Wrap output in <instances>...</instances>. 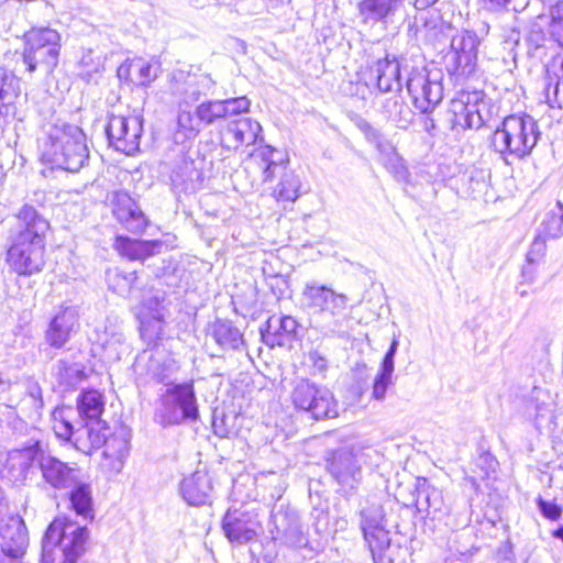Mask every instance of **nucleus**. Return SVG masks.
Instances as JSON below:
<instances>
[{
    "mask_svg": "<svg viewBox=\"0 0 563 563\" xmlns=\"http://www.w3.org/2000/svg\"><path fill=\"white\" fill-rule=\"evenodd\" d=\"M49 222L30 203L15 214L8 235L7 262L19 275L42 272L45 265V234Z\"/></svg>",
    "mask_w": 563,
    "mask_h": 563,
    "instance_id": "obj_1",
    "label": "nucleus"
},
{
    "mask_svg": "<svg viewBox=\"0 0 563 563\" xmlns=\"http://www.w3.org/2000/svg\"><path fill=\"white\" fill-rule=\"evenodd\" d=\"M84 131L64 121H58L46 131L42 144V159L69 173H78L89 161V150Z\"/></svg>",
    "mask_w": 563,
    "mask_h": 563,
    "instance_id": "obj_2",
    "label": "nucleus"
},
{
    "mask_svg": "<svg viewBox=\"0 0 563 563\" xmlns=\"http://www.w3.org/2000/svg\"><path fill=\"white\" fill-rule=\"evenodd\" d=\"M541 136L539 125L531 115H508L496 128L490 144L501 156L510 155L526 158L538 144Z\"/></svg>",
    "mask_w": 563,
    "mask_h": 563,
    "instance_id": "obj_3",
    "label": "nucleus"
},
{
    "mask_svg": "<svg viewBox=\"0 0 563 563\" xmlns=\"http://www.w3.org/2000/svg\"><path fill=\"white\" fill-rule=\"evenodd\" d=\"M361 529L375 563H402L406 549L393 543L385 528L383 506L371 503L360 510Z\"/></svg>",
    "mask_w": 563,
    "mask_h": 563,
    "instance_id": "obj_4",
    "label": "nucleus"
},
{
    "mask_svg": "<svg viewBox=\"0 0 563 563\" xmlns=\"http://www.w3.org/2000/svg\"><path fill=\"white\" fill-rule=\"evenodd\" d=\"M199 408L192 383L172 384L159 396L154 411V421L163 428L196 422Z\"/></svg>",
    "mask_w": 563,
    "mask_h": 563,
    "instance_id": "obj_5",
    "label": "nucleus"
},
{
    "mask_svg": "<svg viewBox=\"0 0 563 563\" xmlns=\"http://www.w3.org/2000/svg\"><path fill=\"white\" fill-rule=\"evenodd\" d=\"M22 60L30 74L41 69L49 75L58 65L62 36L48 26L32 27L24 33Z\"/></svg>",
    "mask_w": 563,
    "mask_h": 563,
    "instance_id": "obj_6",
    "label": "nucleus"
},
{
    "mask_svg": "<svg viewBox=\"0 0 563 563\" xmlns=\"http://www.w3.org/2000/svg\"><path fill=\"white\" fill-rule=\"evenodd\" d=\"M88 529L66 518L55 519L46 529L42 540L44 560L52 559L56 548L63 554L62 563H77L86 551Z\"/></svg>",
    "mask_w": 563,
    "mask_h": 563,
    "instance_id": "obj_7",
    "label": "nucleus"
},
{
    "mask_svg": "<svg viewBox=\"0 0 563 563\" xmlns=\"http://www.w3.org/2000/svg\"><path fill=\"white\" fill-rule=\"evenodd\" d=\"M22 455L41 471L44 483L55 490L64 492L84 472L77 463L64 462L44 451L40 442L25 448Z\"/></svg>",
    "mask_w": 563,
    "mask_h": 563,
    "instance_id": "obj_8",
    "label": "nucleus"
},
{
    "mask_svg": "<svg viewBox=\"0 0 563 563\" xmlns=\"http://www.w3.org/2000/svg\"><path fill=\"white\" fill-rule=\"evenodd\" d=\"M296 409L307 412L311 418L321 420L338 416V404L333 394L325 387L309 380H300L291 393Z\"/></svg>",
    "mask_w": 563,
    "mask_h": 563,
    "instance_id": "obj_9",
    "label": "nucleus"
},
{
    "mask_svg": "<svg viewBox=\"0 0 563 563\" xmlns=\"http://www.w3.org/2000/svg\"><path fill=\"white\" fill-rule=\"evenodd\" d=\"M443 75L439 69L415 70L407 80V90L421 113L434 111L443 99Z\"/></svg>",
    "mask_w": 563,
    "mask_h": 563,
    "instance_id": "obj_10",
    "label": "nucleus"
},
{
    "mask_svg": "<svg viewBox=\"0 0 563 563\" xmlns=\"http://www.w3.org/2000/svg\"><path fill=\"white\" fill-rule=\"evenodd\" d=\"M325 470L344 494L356 490L363 479L361 457L345 448L329 453Z\"/></svg>",
    "mask_w": 563,
    "mask_h": 563,
    "instance_id": "obj_11",
    "label": "nucleus"
},
{
    "mask_svg": "<svg viewBox=\"0 0 563 563\" xmlns=\"http://www.w3.org/2000/svg\"><path fill=\"white\" fill-rule=\"evenodd\" d=\"M481 40L473 31L463 30L452 36L450 51L445 55L446 68L459 76L471 75L477 64Z\"/></svg>",
    "mask_w": 563,
    "mask_h": 563,
    "instance_id": "obj_12",
    "label": "nucleus"
},
{
    "mask_svg": "<svg viewBox=\"0 0 563 563\" xmlns=\"http://www.w3.org/2000/svg\"><path fill=\"white\" fill-rule=\"evenodd\" d=\"M164 166L168 170L170 184L176 190L195 191L202 180L201 169L184 145H177L170 150Z\"/></svg>",
    "mask_w": 563,
    "mask_h": 563,
    "instance_id": "obj_13",
    "label": "nucleus"
},
{
    "mask_svg": "<svg viewBox=\"0 0 563 563\" xmlns=\"http://www.w3.org/2000/svg\"><path fill=\"white\" fill-rule=\"evenodd\" d=\"M357 12L363 24L384 29L400 25L408 15L406 0H361Z\"/></svg>",
    "mask_w": 563,
    "mask_h": 563,
    "instance_id": "obj_14",
    "label": "nucleus"
},
{
    "mask_svg": "<svg viewBox=\"0 0 563 563\" xmlns=\"http://www.w3.org/2000/svg\"><path fill=\"white\" fill-rule=\"evenodd\" d=\"M109 144L117 151L133 155L139 151L143 133L142 119L136 115H110L106 126Z\"/></svg>",
    "mask_w": 563,
    "mask_h": 563,
    "instance_id": "obj_15",
    "label": "nucleus"
},
{
    "mask_svg": "<svg viewBox=\"0 0 563 563\" xmlns=\"http://www.w3.org/2000/svg\"><path fill=\"white\" fill-rule=\"evenodd\" d=\"M415 506L418 512L424 514L432 520L444 521V525L451 529L459 526L451 520V507L445 504L442 490L432 486L426 478L417 479Z\"/></svg>",
    "mask_w": 563,
    "mask_h": 563,
    "instance_id": "obj_16",
    "label": "nucleus"
},
{
    "mask_svg": "<svg viewBox=\"0 0 563 563\" xmlns=\"http://www.w3.org/2000/svg\"><path fill=\"white\" fill-rule=\"evenodd\" d=\"M71 408L58 409L53 412V430L57 438L70 442L81 453L89 454L90 421L77 419Z\"/></svg>",
    "mask_w": 563,
    "mask_h": 563,
    "instance_id": "obj_17",
    "label": "nucleus"
},
{
    "mask_svg": "<svg viewBox=\"0 0 563 563\" xmlns=\"http://www.w3.org/2000/svg\"><path fill=\"white\" fill-rule=\"evenodd\" d=\"M261 132V124L250 117L232 119L220 130L221 145L227 150L238 151L242 146L254 145Z\"/></svg>",
    "mask_w": 563,
    "mask_h": 563,
    "instance_id": "obj_18",
    "label": "nucleus"
},
{
    "mask_svg": "<svg viewBox=\"0 0 563 563\" xmlns=\"http://www.w3.org/2000/svg\"><path fill=\"white\" fill-rule=\"evenodd\" d=\"M29 547V532L24 520L12 516L0 523V556L22 559Z\"/></svg>",
    "mask_w": 563,
    "mask_h": 563,
    "instance_id": "obj_19",
    "label": "nucleus"
},
{
    "mask_svg": "<svg viewBox=\"0 0 563 563\" xmlns=\"http://www.w3.org/2000/svg\"><path fill=\"white\" fill-rule=\"evenodd\" d=\"M301 300L303 306L312 310V316L322 313L333 308L346 307L347 296L344 294L335 292L332 288L321 285L317 282L306 283L302 292Z\"/></svg>",
    "mask_w": 563,
    "mask_h": 563,
    "instance_id": "obj_20",
    "label": "nucleus"
},
{
    "mask_svg": "<svg viewBox=\"0 0 563 563\" xmlns=\"http://www.w3.org/2000/svg\"><path fill=\"white\" fill-rule=\"evenodd\" d=\"M272 522L276 529L275 539H280L289 547H302L307 538L300 523L299 515L295 509L279 506L272 511Z\"/></svg>",
    "mask_w": 563,
    "mask_h": 563,
    "instance_id": "obj_21",
    "label": "nucleus"
},
{
    "mask_svg": "<svg viewBox=\"0 0 563 563\" xmlns=\"http://www.w3.org/2000/svg\"><path fill=\"white\" fill-rule=\"evenodd\" d=\"M256 515L241 509H229L222 519V529L231 542L245 543L257 536Z\"/></svg>",
    "mask_w": 563,
    "mask_h": 563,
    "instance_id": "obj_22",
    "label": "nucleus"
},
{
    "mask_svg": "<svg viewBox=\"0 0 563 563\" xmlns=\"http://www.w3.org/2000/svg\"><path fill=\"white\" fill-rule=\"evenodd\" d=\"M454 123L463 129H479L492 118L488 103L478 93L467 96L465 102H454Z\"/></svg>",
    "mask_w": 563,
    "mask_h": 563,
    "instance_id": "obj_23",
    "label": "nucleus"
},
{
    "mask_svg": "<svg viewBox=\"0 0 563 563\" xmlns=\"http://www.w3.org/2000/svg\"><path fill=\"white\" fill-rule=\"evenodd\" d=\"M64 492L69 509L82 519L92 521L95 509L93 488L90 476L82 472Z\"/></svg>",
    "mask_w": 563,
    "mask_h": 563,
    "instance_id": "obj_24",
    "label": "nucleus"
},
{
    "mask_svg": "<svg viewBox=\"0 0 563 563\" xmlns=\"http://www.w3.org/2000/svg\"><path fill=\"white\" fill-rule=\"evenodd\" d=\"M21 95V80L12 71L0 67V128L19 115L16 101Z\"/></svg>",
    "mask_w": 563,
    "mask_h": 563,
    "instance_id": "obj_25",
    "label": "nucleus"
},
{
    "mask_svg": "<svg viewBox=\"0 0 563 563\" xmlns=\"http://www.w3.org/2000/svg\"><path fill=\"white\" fill-rule=\"evenodd\" d=\"M111 202L114 218L128 231L139 233L145 229L147 223L145 216L128 192H114Z\"/></svg>",
    "mask_w": 563,
    "mask_h": 563,
    "instance_id": "obj_26",
    "label": "nucleus"
},
{
    "mask_svg": "<svg viewBox=\"0 0 563 563\" xmlns=\"http://www.w3.org/2000/svg\"><path fill=\"white\" fill-rule=\"evenodd\" d=\"M345 309L346 307H331L322 313L312 316L310 324L323 336L345 339L349 336L351 328V317L344 312Z\"/></svg>",
    "mask_w": 563,
    "mask_h": 563,
    "instance_id": "obj_27",
    "label": "nucleus"
},
{
    "mask_svg": "<svg viewBox=\"0 0 563 563\" xmlns=\"http://www.w3.org/2000/svg\"><path fill=\"white\" fill-rule=\"evenodd\" d=\"M369 74L382 92L401 90L400 63L395 56L386 55L378 59L371 67Z\"/></svg>",
    "mask_w": 563,
    "mask_h": 563,
    "instance_id": "obj_28",
    "label": "nucleus"
},
{
    "mask_svg": "<svg viewBox=\"0 0 563 563\" xmlns=\"http://www.w3.org/2000/svg\"><path fill=\"white\" fill-rule=\"evenodd\" d=\"M212 482L205 471H196L185 477L180 484V493L188 505L201 506L209 501Z\"/></svg>",
    "mask_w": 563,
    "mask_h": 563,
    "instance_id": "obj_29",
    "label": "nucleus"
},
{
    "mask_svg": "<svg viewBox=\"0 0 563 563\" xmlns=\"http://www.w3.org/2000/svg\"><path fill=\"white\" fill-rule=\"evenodd\" d=\"M163 242L159 240H137L118 235L114 241V249L118 253L130 261H145L159 254Z\"/></svg>",
    "mask_w": 563,
    "mask_h": 563,
    "instance_id": "obj_30",
    "label": "nucleus"
},
{
    "mask_svg": "<svg viewBox=\"0 0 563 563\" xmlns=\"http://www.w3.org/2000/svg\"><path fill=\"white\" fill-rule=\"evenodd\" d=\"M77 323L76 310L71 307L64 308L49 323L46 331V341L53 347L60 349L69 340L70 332Z\"/></svg>",
    "mask_w": 563,
    "mask_h": 563,
    "instance_id": "obj_31",
    "label": "nucleus"
},
{
    "mask_svg": "<svg viewBox=\"0 0 563 563\" xmlns=\"http://www.w3.org/2000/svg\"><path fill=\"white\" fill-rule=\"evenodd\" d=\"M399 346V341L394 336L387 352L380 363L379 369L374 378L372 398L382 401L386 397L389 386L393 385V374L395 371V356Z\"/></svg>",
    "mask_w": 563,
    "mask_h": 563,
    "instance_id": "obj_32",
    "label": "nucleus"
},
{
    "mask_svg": "<svg viewBox=\"0 0 563 563\" xmlns=\"http://www.w3.org/2000/svg\"><path fill=\"white\" fill-rule=\"evenodd\" d=\"M211 336L224 351H236L244 345L243 334L230 320L217 319L211 325Z\"/></svg>",
    "mask_w": 563,
    "mask_h": 563,
    "instance_id": "obj_33",
    "label": "nucleus"
},
{
    "mask_svg": "<svg viewBox=\"0 0 563 563\" xmlns=\"http://www.w3.org/2000/svg\"><path fill=\"white\" fill-rule=\"evenodd\" d=\"M383 113L402 130L408 129L415 119V112L400 96L387 98L383 103Z\"/></svg>",
    "mask_w": 563,
    "mask_h": 563,
    "instance_id": "obj_34",
    "label": "nucleus"
},
{
    "mask_svg": "<svg viewBox=\"0 0 563 563\" xmlns=\"http://www.w3.org/2000/svg\"><path fill=\"white\" fill-rule=\"evenodd\" d=\"M104 410L102 395L97 390L82 391L77 400V415L81 420H101Z\"/></svg>",
    "mask_w": 563,
    "mask_h": 563,
    "instance_id": "obj_35",
    "label": "nucleus"
},
{
    "mask_svg": "<svg viewBox=\"0 0 563 563\" xmlns=\"http://www.w3.org/2000/svg\"><path fill=\"white\" fill-rule=\"evenodd\" d=\"M180 109L177 117V128L174 133V139L177 144L185 143L187 140L195 139L200 130L201 123L199 117L195 112L183 108V103L179 104Z\"/></svg>",
    "mask_w": 563,
    "mask_h": 563,
    "instance_id": "obj_36",
    "label": "nucleus"
},
{
    "mask_svg": "<svg viewBox=\"0 0 563 563\" xmlns=\"http://www.w3.org/2000/svg\"><path fill=\"white\" fill-rule=\"evenodd\" d=\"M103 455L108 459H114L122 463L130 450V431L120 427L112 434L108 433L103 445Z\"/></svg>",
    "mask_w": 563,
    "mask_h": 563,
    "instance_id": "obj_37",
    "label": "nucleus"
},
{
    "mask_svg": "<svg viewBox=\"0 0 563 563\" xmlns=\"http://www.w3.org/2000/svg\"><path fill=\"white\" fill-rule=\"evenodd\" d=\"M54 375L63 390L75 388L85 377L80 364L68 363L64 360H59L54 366Z\"/></svg>",
    "mask_w": 563,
    "mask_h": 563,
    "instance_id": "obj_38",
    "label": "nucleus"
},
{
    "mask_svg": "<svg viewBox=\"0 0 563 563\" xmlns=\"http://www.w3.org/2000/svg\"><path fill=\"white\" fill-rule=\"evenodd\" d=\"M538 233L547 239H559L563 235V205L558 201L555 208L548 211L538 229Z\"/></svg>",
    "mask_w": 563,
    "mask_h": 563,
    "instance_id": "obj_39",
    "label": "nucleus"
},
{
    "mask_svg": "<svg viewBox=\"0 0 563 563\" xmlns=\"http://www.w3.org/2000/svg\"><path fill=\"white\" fill-rule=\"evenodd\" d=\"M283 170L282 178L274 189V196L278 201L294 202L300 195V179L294 172Z\"/></svg>",
    "mask_w": 563,
    "mask_h": 563,
    "instance_id": "obj_40",
    "label": "nucleus"
},
{
    "mask_svg": "<svg viewBox=\"0 0 563 563\" xmlns=\"http://www.w3.org/2000/svg\"><path fill=\"white\" fill-rule=\"evenodd\" d=\"M150 373L152 377L157 382L170 386L172 375L177 369L176 362L170 357H165L162 361L158 358L151 360Z\"/></svg>",
    "mask_w": 563,
    "mask_h": 563,
    "instance_id": "obj_41",
    "label": "nucleus"
},
{
    "mask_svg": "<svg viewBox=\"0 0 563 563\" xmlns=\"http://www.w3.org/2000/svg\"><path fill=\"white\" fill-rule=\"evenodd\" d=\"M222 104L223 121H228L243 117L249 112L251 102L246 97L229 98L220 100Z\"/></svg>",
    "mask_w": 563,
    "mask_h": 563,
    "instance_id": "obj_42",
    "label": "nucleus"
},
{
    "mask_svg": "<svg viewBox=\"0 0 563 563\" xmlns=\"http://www.w3.org/2000/svg\"><path fill=\"white\" fill-rule=\"evenodd\" d=\"M196 114L199 117L201 125H211L223 120L222 104L220 100L205 101L196 108Z\"/></svg>",
    "mask_w": 563,
    "mask_h": 563,
    "instance_id": "obj_43",
    "label": "nucleus"
},
{
    "mask_svg": "<svg viewBox=\"0 0 563 563\" xmlns=\"http://www.w3.org/2000/svg\"><path fill=\"white\" fill-rule=\"evenodd\" d=\"M133 84L136 86H147L156 77L157 74L151 63L142 59H132Z\"/></svg>",
    "mask_w": 563,
    "mask_h": 563,
    "instance_id": "obj_44",
    "label": "nucleus"
},
{
    "mask_svg": "<svg viewBox=\"0 0 563 563\" xmlns=\"http://www.w3.org/2000/svg\"><path fill=\"white\" fill-rule=\"evenodd\" d=\"M554 407L555 405L553 404V401H538L536 404L534 424L538 429H551L552 427L556 426L554 421Z\"/></svg>",
    "mask_w": 563,
    "mask_h": 563,
    "instance_id": "obj_45",
    "label": "nucleus"
},
{
    "mask_svg": "<svg viewBox=\"0 0 563 563\" xmlns=\"http://www.w3.org/2000/svg\"><path fill=\"white\" fill-rule=\"evenodd\" d=\"M109 427L103 420H90V432H89V454L104 445L107 435L109 433Z\"/></svg>",
    "mask_w": 563,
    "mask_h": 563,
    "instance_id": "obj_46",
    "label": "nucleus"
},
{
    "mask_svg": "<svg viewBox=\"0 0 563 563\" xmlns=\"http://www.w3.org/2000/svg\"><path fill=\"white\" fill-rule=\"evenodd\" d=\"M276 150L267 145L261 148V151L257 154L258 156H261L263 163H265V167L263 169L264 181H271L277 172L286 169L285 166L273 159Z\"/></svg>",
    "mask_w": 563,
    "mask_h": 563,
    "instance_id": "obj_47",
    "label": "nucleus"
},
{
    "mask_svg": "<svg viewBox=\"0 0 563 563\" xmlns=\"http://www.w3.org/2000/svg\"><path fill=\"white\" fill-rule=\"evenodd\" d=\"M98 342L104 350L119 354L118 346L123 344L124 335L118 328L106 327L102 334H98Z\"/></svg>",
    "mask_w": 563,
    "mask_h": 563,
    "instance_id": "obj_48",
    "label": "nucleus"
},
{
    "mask_svg": "<svg viewBox=\"0 0 563 563\" xmlns=\"http://www.w3.org/2000/svg\"><path fill=\"white\" fill-rule=\"evenodd\" d=\"M274 322H276V327L274 325L273 330L278 334L279 339L283 340L284 343L285 341H289L295 338L298 322L294 317H278L276 320L274 319Z\"/></svg>",
    "mask_w": 563,
    "mask_h": 563,
    "instance_id": "obj_49",
    "label": "nucleus"
},
{
    "mask_svg": "<svg viewBox=\"0 0 563 563\" xmlns=\"http://www.w3.org/2000/svg\"><path fill=\"white\" fill-rule=\"evenodd\" d=\"M544 80H545L544 97H545L547 102L551 107H554L555 104L561 107L559 98H558L559 97V90H560L559 77L556 75L555 76H551L550 71L547 70V75H545Z\"/></svg>",
    "mask_w": 563,
    "mask_h": 563,
    "instance_id": "obj_50",
    "label": "nucleus"
},
{
    "mask_svg": "<svg viewBox=\"0 0 563 563\" xmlns=\"http://www.w3.org/2000/svg\"><path fill=\"white\" fill-rule=\"evenodd\" d=\"M311 519L312 526L317 533L321 534L327 532L329 528L330 517L327 506H322L321 504L317 507H313L311 510Z\"/></svg>",
    "mask_w": 563,
    "mask_h": 563,
    "instance_id": "obj_51",
    "label": "nucleus"
},
{
    "mask_svg": "<svg viewBox=\"0 0 563 563\" xmlns=\"http://www.w3.org/2000/svg\"><path fill=\"white\" fill-rule=\"evenodd\" d=\"M547 238L537 234L532 241L530 249L527 253L526 261L528 263L538 264L545 255L547 252Z\"/></svg>",
    "mask_w": 563,
    "mask_h": 563,
    "instance_id": "obj_52",
    "label": "nucleus"
},
{
    "mask_svg": "<svg viewBox=\"0 0 563 563\" xmlns=\"http://www.w3.org/2000/svg\"><path fill=\"white\" fill-rule=\"evenodd\" d=\"M537 505L541 515L549 520H558L562 515V508L554 501L539 497Z\"/></svg>",
    "mask_w": 563,
    "mask_h": 563,
    "instance_id": "obj_53",
    "label": "nucleus"
},
{
    "mask_svg": "<svg viewBox=\"0 0 563 563\" xmlns=\"http://www.w3.org/2000/svg\"><path fill=\"white\" fill-rule=\"evenodd\" d=\"M553 34L563 37V0L558 1L550 10Z\"/></svg>",
    "mask_w": 563,
    "mask_h": 563,
    "instance_id": "obj_54",
    "label": "nucleus"
},
{
    "mask_svg": "<svg viewBox=\"0 0 563 563\" xmlns=\"http://www.w3.org/2000/svg\"><path fill=\"white\" fill-rule=\"evenodd\" d=\"M273 328H274V317H271L266 321L265 327L261 328V336H262L263 342L269 346L284 345V342H283V340L279 339L278 334H276L275 331L272 332Z\"/></svg>",
    "mask_w": 563,
    "mask_h": 563,
    "instance_id": "obj_55",
    "label": "nucleus"
},
{
    "mask_svg": "<svg viewBox=\"0 0 563 563\" xmlns=\"http://www.w3.org/2000/svg\"><path fill=\"white\" fill-rule=\"evenodd\" d=\"M79 67L82 71H86L88 75L92 73H98L100 67L99 58L95 57V53L92 49H88L82 53L81 58L78 63Z\"/></svg>",
    "mask_w": 563,
    "mask_h": 563,
    "instance_id": "obj_56",
    "label": "nucleus"
},
{
    "mask_svg": "<svg viewBox=\"0 0 563 563\" xmlns=\"http://www.w3.org/2000/svg\"><path fill=\"white\" fill-rule=\"evenodd\" d=\"M498 462L489 452L482 453L476 460V466L483 471V476L488 477L497 468Z\"/></svg>",
    "mask_w": 563,
    "mask_h": 563,
    "instance_id": "obj_57",
    "label": "nucleus"
},
{
    "mask_svg": "<svg viewBox=\"0 0 563 563\" xmlns=\"http://www.w3.org/2000/svg\"><path fill=\"white\" fill-rule=\"evenodd\" d=\"M26 394L33 399L35 408L40 409L44 406L42 388L36 380L29 379L26 382Z\"/></svg>",
    "mask_w": 563,
    "mask_h": 563,
    "instance_id": "obj_58",
    "label": "nucleus"
},
{
    "mask_svg": "<svg viewBox=\"0 0 563 563\" xmlns=\"http://www.w3.org/2000/svg\"><path fill=\"white\" fill-rule=\"evenodd\" d=\"M268 285H269L273 294L277 298H280L285 294V290L288 286V282L284 276L276 274V275H273L269 277Z\"/></svg>",
    "mask_w": 563,
    "mask_h": 563,
    "instance_id": "obj_59",
    "label": "nucleus"
},
{
    "mask_svg": "<svg viewBox=\"0 0 563 563\" xmlns=\"http://www.w3.org/2000/svg\"><path fill=\"white\" fill-rule=\"evenodd\" d=\"M308 358L311 362L313 368L319 373H324L328 369V360L319 351L314 350L309 352Z\"/></svg>",
    "mask_w": 563,
    "mask_h": 563,
    "instance_id": "obj_60",
    "label": "nucleus"
},
{
    "mask_svg": "<svg viewBox=\"0 0 563 563\" xmlns=\"http://www.w3.org/2000/svg\"><path fill=\"white\" fill-rule=\"evenodd\" d=\"M432 112L433 111H430L428 113H422L423 118L421 119V124H422L423 130L430 135H434L437 132L435 119L431 117Z\"/></svg>",
    "mask_w": 563,
    "mask_h": 563,
    "instance_id": "obj_61",
    "label": "nucleus"
},
{
    "mask_svg": "<svg viewBox=\"0 0 563 563\" xmlns=\"http://www.w3.org/2000/svg\"><path fill=\"white\" fill-rule=\"evenodd\" d=\"M163 297L159 296H153L148 299L147 306L151 310L154 311V319L157 323H159L163 320V314L159 311L161 301L163 300Z\"/></svg>",
    "mask_w": 563,
    "mask_h": 563,
    "instance_id": "obj_62",
    "label": "nucleus"
},
{
    "mask_svg": "<svg viewBox=\"0 0 563 563\" xmlns=\"http://www.w3.org/2000/svg\"><path fill=\"white\" fill-rule=\"evenodd\" d=\"M118 77L121 80H125L128 82L133 84V71H132V60L122 64L118 68Z\"/></svg>",
    "mask_w": 563,
    "mask_h": 563,
    "instance_id": "obj_63",
    "label": "nucleus"
},
{
    "mask_svg": "<svg viewBox=\"0 0 563 563\" xmlns=\"http://www.w3.org/2000/svg\"><path fill=\"white\" fill-rule=\"evenodd\" d=\"M537 264L528 263L522 268V278L526 283H533L537 277Z\"/></svg>",
    "mask_w": 563,
    "mask_h": 563,
    "instance_id": "obj_64",
    "label": "nucleus"
}]
</instances>
